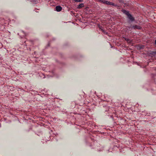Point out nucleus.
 I'll list each match as a JSON object with an SVG mask.
<instances>
[{
  "mask_svg": "<svg viewBox=\"0 0 156 156\" xmlns=\"http://www.w3.org/2000/svg\"><path fill=\"white\" fill-rule=\"evenodd\" d=\"M105 4L107 5H115V4L114 3L108 1H106V2H105Z\"/></svg>",
  "mask_w": 156,
  "mask_h": 156,
  "instance_id": "4",
  "label": "nucleus"
},
{
  "mask_svg": "<svg viewBox=\"0 0 156 156\" xmlns=\"http://www.w3.org/2000/svg\"><path fill=\"white\" fill-rule=\"evenodd\" d=\"M131 28H133L134 29H141V27L140 26H137V25H135V26H133L131 27Z\"/></svg>",
  "mask_w": 156,
  "mask_h": 156,
  "instance_id": "1",
  "label": "nucleus"
},
{
  "mask_svg": "<svg viewBox=\"0 0 156 156\" xmlns=\"http://www.w3.org/2000/svg\"><path fill=\"white\" fill-rule=\"evenodd\" d=\"M20 34H23L22 35L23 37L26 36V34L23 31H22Z\"/></svg>",
  "mask_w": 156,
  "mask_h": 156,
  "instance_id": "9",
  "label": "nucleus"
},
{
  "mask_svg": "<svg viewBox=\"0 0 156 156\" xmlns=\"http://www.w3.org/2000/svg\"><path fill=\"white\" fill-rule=\"evenodd\" d=\"M75 1L77 2H81L82 1V0H75Z\"/></svg>",
  "mask_w": 156,
  "mask_h": 156,
  "instance_id": "10",
  "label": "nucleus"
},
{
  "mask_svg": "<svg viewBox=\"0 0 156 156\" xmlns=\"http://www.w3.org/2000/svg\"><path fill=\"white\" fill-rule=\"evenodd\" d=\"M122 12L125 13V14H126L127 16L129 15L130 14L129 13V12L128 11H127L123 10L122 11Z\"/></svg>",
  "mask_w": 156,
  "mask_h": 156,
  "instance_id": "5",
  "label": "nucleus"
},
{
  "mask_svg": "<svg viewBox=\"0 0 156 156\" xmlns=\"http://www.w3.org/2000/svg\"><path fill=\"white\" fill-rule=\"evenodd\" d=\"M125 40L127 41V42L129 43H131L132 41L131 40H130L129 38H125Z\"/></svg>",
  "mask_w": 156,
  "mask_h": 156,
  "instance_id": "6",
  "label": "nucleus"
},
{
  "mask_svg": "<svg viewBox=\"0 0 156 156\" xmlns=\"http://www.w3.org/2000/svg\"><path fill=\"white\" fill-rule=\"evenodd\" d=\"M55 9L57 11L59 12L62 10V8L60 6H57L56 7Z\"/></svg>",
  "mask_w": 156,
  "mask_h": 156,
  "instance_id": "2",
  "label": "nucleus"
},
{
  "mask_svg": "<svg viewBox=\"0 0 156 156\" xmlns=\"http://www.w3.org/2000/svg\"><path fill=\"white\" fill-rule=\"evenodd\" d=\"M84 6L83 4V3H81L78 6V8H80L81 7H83Z\"/></svg>",
  "mask_w": 156,
  "mask_h": 156,
  "instance_id": "7",
  "label": "nucleus"
},
{
  "mask_svg": "<svg viewBox=\"0 0 156 156\" xmlns=\"http://www.w3.org/2000/svg\"><path fill=\"white\" fill-rule=\"evenodd\" d=\"M128 17L129 19L131 21H133L134 20V19L133 17L131 16V15L129 14L128 16Z\"/></svg>",
  "mask_w": 156,
  "mask_h": 156,
  "instance_id": "3",
  "label": "nucleus"
},
{
  "mask_svg": "<svg viewBox=\"0 0 156 156\" xmlns=\"http://www.w3.org/2000/svg\"><path fill=\"white\" fill-rule=\"evenodd\" d=\"M98 0L100 2H101L102 3H103L105 4V2L107 1H105V0Z\"/></svg>",
  "mask_w": 156,
  "mask_h": 156,
  "instance_id": "8",
  "label": "nucleus"
},
{
  "mask_svg": "<svg viewBox=\"0 0 156 156\" xmlns=\"http://www.w3.org/2000/svg\"><path fill=\"white\" fill-rule=\"evenodd\" d=\"M155 44H156V40H155Z\"/></svg>",
  "mask_w": 156,
  "mask_h": 156,
  "instance_id": "11",
  "label": "nucleus"
}]
</instances>
